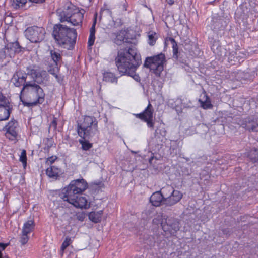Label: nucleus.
<instances>
[{
    "label": "nucleus",
    "instance_id": "f257e3e1",
    "mask_svg": "<svg viewBox=\"0 0 258 258\" xmlns=\"http://www.w3.org/2000/svg\"><path fill=\"white\" fill-rule=\"evenodd\" d=\"M141 64L140 54L135 48L120 49L116 58V64L121 73L127 74L137 82H140V77L136 74V70Z\"/></svg>",
    "mask_w": 258,
    "mask_h": 258
},
{
    "label": "nucleus",
    "instance_id": "f03ea898",
    "mask_svg": "<svg viewBox=\"0 0 258 258\" xmlns=\"http://www.w3.org/2000/svg\"><path fill=\"white\" fill-rule=\"evenodd\" d=\"M88 187L87 181L83 178L72 180L70 184L64 187L60 194L61 199L74 206L80 208H87L89 207L86 197L80 195Z\"/></svg>",
    "mask_w": 258,
    "mask_h": 258
},
{
    "label": "nucleus",
    "instance_id": "7ed1b4c3",
    "mask_svg": "<svg viewBox=\"0 0 258 258\" xmlns=\"http://www.w3.org/2000/svg\"><path fill=\"white\" fill-rule=\"evenodd\" d=\"M77 132L81 138L79 142L82 149L84 151L89 150L93 147L92 143H90L89 140H91L94 137L97 138L99 137L98 121L93 116L85 115L83 120L78 123Z\"/></svg>",
    "mask_w": 258,
    "mask_h": 258
},
{
    "label": "nucleus",
    "instance_id": "20e7f679",
    "mask_svg": "<svg viewBox=\"0 0 258 258\" xmlns=\"http://www.w3.org/2000/svg\"><path fill=\"white\" fill-rule=\"evenodd\" d=\"M52 34L59 45L68 50L74 48L77 36L75 29L61 24H56L53 26Z\"/></svg>",
    "mask_w": 258,
    "mask_h": 258
},
{
    "label": "nucleus",
    "instance_id": "39448f33",
    "mask_svg": "<svg viewBox=\"0 0 258 258\" xmlns=\"http://www.w3.org/2000/svg\"><path fill=\"white\" fill-rule=\"evenodd\" d=\"M25 95L27 101L23 102L28 107L33 106L38 104H42L45 100V93L43 89L35 83L28 82L20 91V98L22 95Z\"/></svg>",
    "mask_w": 258,
    "mask_h": 258
},
{
    "label": "nucleus",
    "instance_id": "423d86ee",
    "mask_svg": "<svg viewBox=\"0 0 258 258\" xmlns=\"http://www.w3.org/2000/svg\"><path fill=\"white\" fill-rule=\"evenodd\" d=\"M85 12L83 9L79 8L70 2L66 3L63 10L57 11L61 23L69 22L73 26L82 25Z\"/></svg>",
    "mask_w": 258,
    "mask_h": 258
},
{
    "label": "nucleus",
    "instance_id": "0eeeda50",
    "mask_svg": "<svg viewBox=\"0 0 258 258\" xmlns=\"http://www.w3.org/2000/svg\"><path fill=\"white\" fill-rule=\"evenodd\" d=\"M166 62L165 55L163 53L146 58L144 66L149 68L156 76H160Z\"/></svg>",
    "mask_w": 258,
    "mask_h": 258
},
{
    "label": "nucleus",
    "instance_id": "6e6552de",
    "mask_svg": "<svg viewBox=\"0 0 258 258\" xmlns=\"http://www.w3.org/2000/svg\"><path fill=\"white\" fill-rule=\"evenodd\" d=\"M153 223L156 224H160L162 229L165 232L174 233L179 229V223L173 218H163L158 216L153 220Z\"/></svg>",
    "mask_w": 258,
    "mask_h": 258
},
{
    "label": "nucleus",
    "instance_id": "1a4fd4ad",
    "mask_svg": "<svg viewBox=\"0 0 258 258\" xmlns=\"http://www.w3.org/2000/svg\"><path fill=\"white\" fill-rule=\"evenodd\" d=\"M24 33L25 37L30 42L37 43L44 40L45 30L43 27L33 26L28 27Z\"/></svg>",
    "mask_w": 258,
    "mask_h": 258
},
{
    "label": "nucleus",
    "instance_id": "9d476101",
    "mask_svg": "<svg viewBox=\"0 0 258 258\" xmlns=\"http://www.w3.org/2000/svg\"><path fill=\"white\" fill-rule=\"evenodd\" d=\"M154 109L150 102L149 101L148 104L142 112L136 114L137 118L141 119L146 122L148 128L154 129V121L153 120V115Z\"/></svg>",
    "mask_w": 258,
    "mask_h": 258
},
{
    "label": "nucleus",
    "instance_id": "9b49d317",
    "mask_svg": "<svg viewBox=\"0 0 258 258\" xmlns=\"http://www.w3.org/2000/svg\"><path fill=\"white\" fill-rule=\"evenodd\" d=\"M3 130L5 132L6 137L10 141H15L18 140L20 126L16 120L12 119L6 124Z\"/></svg>",
    "mask_w": 258,
    "mask_h": 258
},
{
    "label": "nucleus",
    "instance_id": "f8f14e48",
    "mask_svg": "<svg viewBox=\"0 0 258 258\" xmlns=\"http://www.w3.org/2000/svg\"><path fill=\"white\" fill-rule=\"evenodd\" d=\"M248 55V52L245 49L237 48L229 53L228 61L231 65L240 64Z\"/></svg>",
    "mask_w": 258,
    "mask_h": 258
},
{
    "label": "nucleus",
    "instance_id": "ddd939ff",
    "mask_svg": "<svg viewBox=\"0 0 258 258\" xmlns=\"http://www.w3.org/2000/svg\"><path fill=\"white\" fill-rule=\"evenodd\" d=\"M27 74L25 72L19 70L16 71L13 75L11 81L15 87H20L24 86L28 82H26Z\"/></svg>",
    "mask_w": 258,
    "mask_h": 258
},
{
    "label": "nucleus",
    "instance_id": "4468645a",
    "mask_svg": "<svg viewBox=\"0 0 258 258\" xmlns=\"http://www.w3.org/2000/svg\"><path fill=\"white\" fill-rule=\"evenodd\" d=\"M182 197L181 192L174 189L168 198H165L164 204L169 206L174 205L181 200Z\"/></svg>",
    "mask_w": 258,
    "mask_h": 258
},
{
    "label": "nucleus",
    "instance_id": "2eb2a0df",
    "mask_svg": "<svg viewBox=\"0 0 258 258\" xmlns=\"http://www.w3.org/2000/svg\"><path fill=\"white\" fill-rule=\"evenodd\" d=\"M241 125L249 131L257 132L258 117L255 120L251 119L250 117L246 118L242 120Z\"/></svg>",
    "mask_w": 258,
    "mask_h": 258
},
{
    "label": "nucleus",
    "instance_id": "dca6fc26",
    "mask_svg": "<svg viewBox=\"0 0 258 258\" xmlns=\"http://www.w3.org/2000/svg\"><path fill=\"white\" fill-rule=\"evenodd\" d=\"M127 29H121L115 33L114 42L118 45H121L124 42H127Z\"/></svg>",
    "mask_w": 258,
    "mask_h": 258
},
{
    "label": "nucleus",
    "instance_id": "f3484780",
    "mask_svg": "<svg viewBox=\"0 0 258 258\" xmlns=\"http://www.w3.org/2000/svg\"><path fill=\"white\" fill-rule=\"evenodd\" d=\"M165 198H163L161 191L154 192L150 198V202L155 207L160 206L162 203L164 204Z\"/></svg>",
    "mask_w": 258,
    "mask_h": 258
},
{
    "label": "nucleus",
    "instance_id": "a211bd4d",
    "mask_svg": "<svg viewBox=\"0 0 258 258\" xmlns=\"http://www.w3.org/2000/svg\"><path fill=\"white\" fill-rule=\"evenodd\" d=\"M103 213L102 210L98 211H92L89 213L88 218L94 223H100L102 220Z\"/></svg>",
    "mask_w": 258,
    "mask_h": 258
},
{
    "label": "nucleus",
    "instance_id": "6ab92c4d",
    "mask_svg": "<svg viewBox=\"0 0 258 258\" xmlns=\"http://www.w3.org/2000/svg\"><path fill=\"white\" fill-rule=\"evenodd\" d=\"M61 169L55 166H51L46 170V175L50 178L56 179L60 175Z\"/></svg>",
    "mask_w": 258,
    "mask_h": 258
},
{
    "label": "nucleus",
    "instance_id": "aec40b11",
    "mask_svg": "<svg viewBox=\"0 0 258 258\" xmlns=\"http://www.w3.org/2000/svg\"><path fill=\"white\" fill-rule=\"evenodd\" d=\"M35 226V224L34 220H29L24 223L22 232L29 234L34 231Z\"/></svg>",
    "mask_w": 258,
    "mask_h": 258
},
{
    "label": "nucleus",
    "instance_id": "412c9836",
    "mask_svg": "<svg viewBox=\"0 0 258 258\" xmlns=\"http://www.w3.org/2000/svg\"><path fill=\"white\" fill-rule=\"evenodd\" d=\"M170 41L172 44L173 56L176 59L178 58V46L177 43L175 40L170 37H167L165 39V44L166 45L167 42Z\"/></svg>",
    "mask_w": 258,
    "mask_h": 258
},
{
    "label": "nucleus",
    "instance_id": "4be33fe9",
    "mask_svg": "<svg viewBox=\"0 0 258 258\" xmlns=\"http://www.w3.org/2000/svg\"><path fill=\"white\" fill-rule=\"evenodd\" d=\"M96 24V19L95 18L92 27L90 29V34L88 41V47H91L94 44L95 40V26Z\"/></svg>",
    "mask_w": 258,
    "mask_h": 258
},
{
    "label": "nucleus",
    "instance_id": "5701e85b",
    "mask_svg": "<svg viewBox=\"0 0 258 258\" xmlns=\"http://www.w3.org/2000/svg\"><path fill=\"white\" fill-rule=\"evenodd\" d=\"M147 37L148 44L151 46H153L155 45L159 36L155 32L149 31L147 33Z\"/></svg>",
    "mask_w": 258,
    "mask_h": 258
},
{
    "label": "nucleus",
    "instance_id": "b1692460",
    "mask_svg": "<svg viewBox=\"0 0 258 258\" xmlns=\"http://www.w3.org/2000/svg\"><path fill=\"white\" fill-rule=\"evenodd\" d=\"M11 107H0V121L8 120L11 112Z\"/></svg>",
    "mask_w": 258,
    "mask_h": 258
},
{
    "label": "nucleus",
    "instance_id": "393cba45",
    "mask_svg": "<svg viewBox=\"0 0 258 258\" xmlns=\"http://www.w3.org/2000/svg\"><path fill=\"white\" fill-rule=\"evenodd\" d=\"M247 157L253 163H258V149H252L248 153Z\"/></svg>",
    "mask_w": 258,
    "mask_h": 258
},
{
    "label": "nucleus",
    "instance_id": "a878e982",
    "mask_svg": "<svg viewBox=\"0 0 258 258\" xmlns=\"http://www.w3.org/2000/svg\"><path fill=\"white\" fill-rule=\"evenodd\" d=\"M27 0H10L11 6L17 10L25 6Z\"/></svg>",
    "mask_w": 258,
    "mask_h": 258
},
{
    "label": "nucleus",
    "instance_id": "bb28decb",
    "mask_svg": "<svg viewBox=\"0 0 258 258\" xmlns=\"http://www.w3.org/2000/svg\"><path fill=\"white\" fill-rule=\"evenodd\" d=\"M0 107H11L9 99L0 92Z\"/></svg>",
    "mask_w": 258,
    "mask_h": 258
},
{
    "label": "nucleus",
    "instance_id": "cd10ccee",
    "mask_svg": "<svg viewBox=\"0 0 258 258\" xmlns=\"http://www.w3.org/2000/svg\"><path fill=\"white\" fill-rule=\"evenodd\" d=\"M50 54L52 60L55 63V65L57 66L58 63L61 60V56L60 54L54 50H50Z\"/></svg>",
    "mask_w": 258,
    "mask_h": 258
},
{
    "label": "nucleus",
    "instance_id": "c85d7f7f",
    "mask_svg": "<svg viewBox=\"0 0 258 258\" xmlns=\"http://www.w3.org/2000/svg\"><path fill=\"white\" fill-rule=\"evenodd\" d=\"M174 190L172 186L167 185L163 187L160 191H161L163 198H168Z\"/></svg>",
    "mask_w": 258,
    "mask_h": 258
},
{
    "label": "nucleus",
    "instance_id": "c756f323",
    "mask_svg": "<svg viewBox=\"0 0 258 258\" xmlns=\"http://www.w3.org/2000/svg\"><path fill=\"white\" fill-rule=\"evenodd\" d=\"M103 81L105 82L113 83L117 81L115 75L111 72H105L103 74Z\"/></svg>",
    "mask_w": 258,
    "mask_h": 258
},
{
    "label": "nucleus",
    "instance_id": "7c9ffc66",
    "mask_svg": "<svg viewBox=\"0 0 258 258\" xmlns=\"http://www.w3.org/2000/svg\"><path fill=\"white\" fill-rule=\"evenodd\" d=\"M205 96L206 99L205 101L199 100L202 107L204 109L212 108L213 105L211 104L209 97L207 95H205Z\"/></svg>",
    "mask_w": 258,
    "mask_h": 258
},
{
    "label": "nucleus",
    "instance_id": "2f4dec72",
    "mask_svg": "<svg viewBox=\"0 0 258 258\" xmlns=\"http://www.w3.org/2000/svg\"><path fill=\"white\" fill-rule=\"evenodd\" d=\"M55 145L54 143V141L52 138H46V141L45 142L44 147L43 148L45 152L48 153L50 148Z\"/></svg>",
    "mask_w": 258,
    "mask_h": 258
},
{
    "label": "nucleus",
    "instance_id": "473e14b6",
    "mask_svg": "<svg viewBox=\"0 0 258 258\" xmlns=\"http://www.w3.org/2000/svg\"><path fill=\"white\" fill-rule=\"evenodd\" d=\"M72 243V241L71 240V238L69 236L66 237L64 240L62 242L60 248L61 251H62V253H63L64 250L67 248V247L68 246H69Z\"/></svg>",
    "mask_w": 258,
    "mask_h": 258
},
{
    "label": "nucleus",
    "instance_id": "72a5a7b5",
    "mask_svg": "<svg viewBox=\"0 0 258 258\" xmlns=\"http://www.w3.org/2000/svg\"><path fill=\"white\" fill-rule=\"evenodd\" d=\"M29 239V237L28 234L22 232L20 237V242L21 245H25L28 242Z\"/></svg>",
    "mask_w": 258,
    "mask_h": 258
},
{
    "label": "nucleus",
    "instance_id": "f704fd0d",
    "mask_svg": "<svg viewBox=\"0 0 258 258\" xmlns=\"http://www.w3.org/2000/svg\"><path fill=\"white\" fill-rule=\"evenodd\" d=\"M19 160L22 163L24 167H25L27 165V156L25 150L22 151Z\"/></svg>",
    "mask_w": 258,
    "mask_h": 258
},
{
    "label": "nucleus",
    "instance_id": "c9c22d12",
    "mask_svg": "<svg viewBox=\"0 0 258 258\" xmlns=\"http://www.w3.org/2000/svg\"><path fill=\"white\" fill-rule=\"evenodd\" d=\"M57 159V156H51L47 158L46 163H48V164H52Z\"/></svg>",
    "mask_w": 258,
    "mask_h": 258
},
{
    "label": "nucleus",
    "instance_id": "e433bc0d",
    "mask_svg": "<svg viewBox=\"0 0 258 258\" xmlns=\"http://www.w3.org/2000/svg\"><path fill=\"white\" fill-rule=\"evenodd\" d=\"M57 122L56 118H54L53 120L51 121L50 124V127H52L54 130H56L57 128Z\"/></svg>",
    "mask_w": 258,
    "mask_h": 258
},
{
    "label": "nucleus",
    "instance_id": "4c0bfd02",
    "mask_svg": "<svg viewBox=\"0 0 258 258\" xmlns=\"http://www.w3.org/2000/svg\"><path fill=\"white\" fill-rule=\"evenodd\" d=\"M10 244V243H0V247L2 249V250H4L5 249V248Z\"/></svg>",
    "mask_w": 258,
    "mask_h": 258
},
{
    "label": "nucleus",
    "instance_id": "58836bf2",
    "mask_svg": "<svg viewBox=\"0 0 258 258\" xmlns=\"http://www.w3.org/2000/svg\"><path fill=\"white\" fill-rule=\"evenodd\" d=\"M31 74L32 75H34L35 77H37L39 75V73L37 72L36 70L32 69L31 70Z\"/></svg>",
    "mask_w": 258,
    "mask_h": 258
},
{
    "label": "nucleus",
    "instance_id": "ea45409f",
    "mask_svg": "<svg viewBox=\"0 0 258 258\" xmlns=\"http://www.w3.org/2000/svg\"><path fill=\"white\" fill-rule=\"evenodd\" d=\"M45 0H30V2L35 3H42L45 2Z\"/></svg>",
    "mask_w": 258,
    "mask_h": 258
},
{
    "label": "nucleus",
    "instance_id": "a19ab883",
    "mask_svg": "<svg viewBox=\"0 0 258 258\" xmlns=\"http://www.w3.org/2000/svg\"><path fill=\"white\" fill-rule=\"evenodd\" d=\"M166 2L170 5H173L174 3V0H166Z\"/></svg>",
    "mask_w": 258,
    "mask_h": 258
},
{
    "label": "nucleus",
    "instance_id": "79ce46f5",
    "mask_svg": "<svg viewBox=\"0 0 258 258\" xmlns=\"http://www.w3.org/2000/svg\"><path fill=\"white\" fill-rule=\"evenodd\" d=\"M78 219L79 220L83 221V219H84V217L83 216H81H81H79L78 217Z\"/></svg>",
    "mask_w": 258,
    "mask_h": 258
},
{
    "label": "nucleus",
    "instance_id": "37998d69",
    "mask_svg": "<svg viewBox=\"0 0 258 258\" xmlns=\"http://www.w3.org/2000/svg\"><path fill=\"white\" fill-rule=\"evenodd\" d=\"M0 258H7L6 257H3V254L2 252V250H0Z\"/></svg>",
    "mask_w": 258,
    "mask_h": 258
},
{
    "label": "nucleus",
    "instance_id": "c03bdc74",
    "mask_svg": "<svg viewBox=\"0 0 258 258\" xmlns=\"http://www.w3.org/2000/svg\"><path fill=\"white\" fill-rule=\"evenodd\" d=\"M16 45H19V43H16Z\"/></svg>",
    "mask_w": 258,
    "mask_h": 258
}]
</instances>
